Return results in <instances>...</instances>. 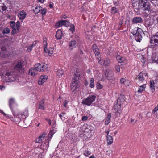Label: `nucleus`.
I'll list each match as a JSON object with an SVG mask.
<instances>
[{
	"label": "nucleus",
	"instance_id": "nucleus-49",
	"mask_svg": "<svg viewBox=\"0 0 158 158\" xmlns=\"http://www.w3.org/2000/svg\"><path fill=\"white\" fill-rule=\"evenodd\" d=\"M10 25L12 27V28L15 27V23L14 21H11L10 23Z\"/></svg>",
	"mask_w": 158,
	"mask_h": 158
},
{
	"label": "nucleus",
	"instance_id": "nucleus-6",
	"mask_svg": "<svg viewBox=\"0 0 158 158\" xmlns=\"http://www.w3.org/2000/svg\"><path fill=\"white\" fill-rule=\"evenodd\" d=\"M148 78L147 73L143 71L141 72L137 76V78L139 81L140 82H143L144 80L147 79Z\"/></svg>",
	"mask_w": 158,
	"mask_h": 158
},
{
	"label": "nucleus",
	"instance_id": "nucleus-13",
	"mask_svg": "<svg viewBox=\"0 0 158 158\" xmlns=\"http://www.w3.org/2000/svg\"><path fill=\"white\" fill-rule=\"evenodd\" d=\"M45 51H44L46 56H51L53 52V47L49 48L48 49L47 48Z\"/></svg>",
	"mask_w": 158,
	"mask_h": 158
},
{
	"label": "nucleus",
	"instance_id": "nucleus-46",
	"mask_svg": "<svg viewBox=\"0 0 158 158\" xmlns=\"http://www.w3.org/2000/svg\"><path fill=\"white\" fill-rule=\"evenodd\" d=\"M84 155L86 156H89L91 153L90 152L87 150L84 151Z\"/></svg>",
	"mask_w": 158,
	"mask_h": 158
},
{
	"label": "nucleus",
	"instance_id": "nucleus-61",
	"mask_svg": "<svg viewBox=\"0 0 158 158\" xmlns=\"http://www.w3.org/2000/svg\"><path fill=\"white\" fill-rule=\"evenodd\" d=\"M150 22V20H147L145 22V24L146 25H147V26H149L150 25V23H149Z\"/></svg>",
	"mask_w": 158,
	"mask_h": 158
},
{
	"label": "nucleus",
	"instance_id": "nucleus-64",
	"mask_svg": "<svg viewBox=\"0 0 158 158\" xmlns=\"http://www.w3.org/2000/svg\"><path fill=\"white\" fill-rule=\"evenodd\" d=\"M6 48L5 47H2L1 48V51H4L6 50Z\"/></svg>",
	"mask_w": 158,
	"mask_h": 158
},
{
	"label": "nucleus",
	"instance_id": "nucleus-4",
	"mask_svg": "<svg viewBox=\"0 0 158 158\" xmlns=\"http://www.w3.org/2000/svg\"><path fill=\"white\" fill-rule=\"evenodd\" d=\"M96 96L94 95H89L88 97L83 99L82 103L87 106H90L94 102L96 98Z\"/></svg>",
	"mask_w": 158,
	"mask_h": 158
},
{
	"label": "nucleus",
	"instance_id": "nucleus-38",
	"mask_svg": "<svg viewBox=\"0 0 158 158\" xmlns=\"http://www.w3.org/2000/svg\"><path fill=\"white\" fill-rule=\"evenodd\" d=\"M118 10L115 7H113L111 8V13L114 14L118 13Z\"/></svg>",
	"mask_w": 158,
	"mask_h": 158
},
{
	"label": "nucleus",
	"instance_id": "nucleus-45",
	"mask_svg": "<svg viewBox=\"0 0 158 158\" xmlns=\"http://www.w3.org/2000/svg\"><path fill=\"white\" fill-rule=\"evenodd\" d=\"M40 11H41V13L42 15L43 16L45 15L46 13L47 12V10L45 8H44L43 9H40Z\"/></svg>",
	"mask_w": 158,
	"mask_h": 158
},
{
	"label": "nucleus",
	"instance_id": "nucleus-18",
	"mask_svg": "<svg viewBox=\"0 0 158 158\" xmlns=\"http://www.w3.org/2000/svg\"><path fill=\"white\" fill-rule=\"evenodd\" d=\"M38 71L36 70L35 68H31L29 70V73L31 75L35 76L37 74Z\"/></svg>",
	"mask_w": 158,
	"mask_h": 158
},
{
	"label": "nucleus",
	"instance_id": "nucleus-10",
	"mask_svg": "<svg viewBox=\"0 0 158 158\" xmlns=\"http://www.w3.org/2000/svg\"><path fill=\"white\" fill-rule=\"evenodd\" d=\"M121 105H118V102H117L116 104L114 105V108L115 110V113L117 114L116 115H118L120 113V111Z\"/></svg>",
	"mask_w": 158,
	"mask_h": 158
},
{
	"label": "nucleus",
	"instance_id": "nucleus-37",
	"mask_svg": "<svg viewBox=\"0 0 158 158\" xmlns=\"http://www.w3.org/2000/svg\"><path fill=\"white\" fill-rule=\"evenodd\" d=\"M10 55V54L9 53L7 52H4L2 53V55L1 56L3 58H7Z\"/></svg>",
	"mask_w": 158,
	"mask_h": 158
},
{
	"label": "nucleus",
	"instance_id": "nucleus-16",
	"mask_svg": "<svg viewBox=\"0 0 158 158\" xmlns=\"http://www.w3.org/2000/svg\"><path fill=\"white\" fill-rule=\"evenodd\" d=\"M62 32L61 30H58L55 35L56 38L57 40L61 39L62 36Z\"/></svg>",
	"mask_w": 158,
	"mask_h": 158
},
{
	"label": "nucleus",
	"instance_id": "nucleus-34",
	"mask_svg": "<svg viewBox=\"0 0 158 158\" xmlns=\"http://www.w3.org/2000/svg\"><path fill=\"white\" fill-rule=\"evenodd\" d=\"M10 30L8 28L6 27L3 29L2 33L3 34H7L10 33Z\"/></svg>",
	"mask_w": 158,
	"mask_h": 158
},
{
	"label": "nucleus",
	"instance_id": "nucleus-32",
	"mask_svg": "<svg viewBox=\"0 0 158 158\" xmlns=\"http://www.w3.org/2000/svg\"><path fill=\"white\" fill-rule=\"evenodd\" d=\"M152 59L153 61L158 63V55L153 54L152 56Z\"/></svg>",
	"mask_w": 158,
	"mask_h": 158
},
{
	"label": "nucleus",
	"instance_id": "nucleus-2",
	"mask_svg": "<svg viewBox=\"0 0 158 158\" xmlns=\"http://www.w3.org/2000/svg\"><path fill=\"white\" fill-rule=\"evenodd\" d=\"M135 38V40L138 42H140L142 40V29L138 27L135 28L131 33Z\"/></svg>",
	"mask_w": 158,
	"mask_h": 158
},
{
	"label": "nucleus",
	"instance_id": "nucleus-12",
	"mask_svg": "<svg viewBox=\"0 0 158 158\" xmlns=\"http://www.w3.org/2000/svg\"><path fill=\"white\" fill-rule=\"evenodd\" d=\"M27 14L23 10L20 11L18 14V17L19 19L23 20L26 17Z\"/></svg>",
	"mask_w": 158,
	"mask_h": 158
},
{
	"label": "nucleus",
	"instance_id": "nucleus-31",
	"mask_svg": "<svg viewBox=\"0 0 158 158\" xmlns=\"http://www.w3.org/2000/svg\"><path fill=\"white\" fill-rule=\"evenodd\" d=\"M40 8H41V7L38 6H36L35 7V8L33 9V11L34 12L36 13H38L40 11Z\"/></svg>",
	"mask_w": 158,
	"mask_h": 158
},
{
	"label": "nucleus",
	"instance_id": "nucleus-48",
	"mask_svg": "<svg viewBox=\"0 0 158 158\" xmlns=\"http://www.w3.org/2000/svg\"><path fill=\"white\" fill-rule=\"evenodd\" d=\"M140 60L142 62L144 63L146 61V59L143 56H141L140 57Z\"/></svg>",
	"mask_w": 158,
	"mask_h": 158
},
{
	"label": "nucleus",
	"instance_id": "nucleus-25",
	"mask_svg": "<svg viewBox=\"0 0 158 158\" xmlns=\"http://www.w3.org/2000/svg\"><path fill=\"white\" fill-rule=\"evenodd\" d=\"M111 117V113H109L107 116L106 119V120L105 122V124L106 125H107L110 122V118Z\"/></svg>",
	"mask_w": 158,
	"mask_h": 158
},
{
	"label": "nucleus",
	"instance_id": "nucleus-36",
	"mask_svg": "<svg viewBox=\"0 0 158 158\" xmlns=\"http://www.w3.org/2000/svg\"><path fill=\"white\" fill-rule=\"evenodd\" d=\"M64 73L62 69H58L56 72V74L58 76H60Z\"/></svg>",
	"mask_w": 158,
	"mask_h": 158
},
{
	"label": "nucleus",
	"instance_id": "nucleus-14",
	"mask_svg": "<svg viewBox=\"0 0 158 158\" xmlns=\"http://www.w3.org/2000/svg\"><path fill=\"white\" fill-rule=\"evenodd\" d=\"M77 45L76 42L74 40H71L69 43V48L72 50L76 47Z\"/></svg>",
	"mask_w": 158,
	"mask_h": 158
},
{
	"label": "nucleus",
	"instance_id": "nucleus-3",
	"mask_svg": "<svg viewBox=\"0 0 158 158\" xmlns=\"http://www.w3.org/2000/svg\"><path fill=\"white\" fill-rule=\"evenodd\" d=\"M139 6L143 10L149 11L150 5L147 0H139Z\"/></svg>",
	"mask_w": 158,
	"mask_h": 158
},
{
	"label": "nucleus",
	"instance_id": "nucleus-9",
	"mask_svg": "<svg viewBox=\"0 0 158 158\" xmlns=\"http://www.w3.org/2000/svg\"><path fill=\"white\" fill-rule=\"evenodd\" d=\"M125 101V96L123 95H121L118 98L117 100L118 105H121Z\"/></svg>",
	"mask_w": 158,
	"mask_h": 158
},
{
	"label": "nucleus",
	"instance_id": "nucleus-30",
	"mask_svg": "<svg viewBox=\"0 0 158 158\" xmlns=\"http://www.w3.org/2000/svg\"><path fill=\"white\" fill-rule=\"evenodd\" d=\"M41 63H37L35 65V67L36 70L38 71H41Z\"/></svg>",
	"mask_w": 158,
	"mask_h": 158
},
{
	"label": "nucleus",
	"instance_id": "nucleus-24",
	"mask_svg": "<svg viewBox=\"0 0 158 158\" xmlns=\"http://www.w3.org/2000/svg\"><path fill=\"white\" fill-rule=\"evenodd\" d=\"M104 66L106 67L110 65V59L108 58H106L104 59Z\"/></svg>",
	"mask_w": 158,
	"mask_h": 158
},
{
	"label": "nucleus",
	"instance_id": "nucleus-40",
	"mask_svg": "<svg viewBox=\"0 0 158 158\" xmlns=\"http://www.w3.org/2000/svg\"><path fill=\"white\" fill-rule=\"evenodd\" d=\"M94 79L93 78H91L89 86L91 88L94 87Z\"/></svg>",
	"mask_w": 158,
	"mask_h": 158
},
{
	"label": "nucleus",
	"instance_id": "nucleus-42",
	"mask_svg": "<svg viewBox=\"0 0 158 158\" xmlns=\"http://www.w3.org/2000/svg\"><path fill=\"white\" fill-rule=\"evenodd\" d=\"M113 76V73H110L108 74L106 76L107 78L108 79L111 80L112 79V77Z\"/></svg>",
	"mask_w": 158,
	"mask_h": 158
},
{
	"label": "nucleus",
	"instance_id": "nucleus-23",
	"mask_svg": "<svg viewBox=\"0 0 158 158\" xmlns=\"http://www.w3.org/2000/svg\"><path fill=\"white\" fill-rule=\"evenodd\" d=\"M106 140L108 145H110L113 142L112 137L110 135L107 136Z\"/></svg>",
	"mask_w": 158,
	"mask_h": 158
},
{
	"label": "nucleus",
	"instance_id": "nucleus-17",
	"mask_svg": "<svg viewBox=\"0 0 158 158\" xmlns=\"http://www.w3.org/2000/svg\"><path fill=\"white\" fill-rule=\"evenodd\" d=\"M93 50L95 56H98L100 54L99 49L98 48L96 44H94L93 46Z\"/></svg>",
	"mask_w": 158,
	"mask_h": 158
},
{
	"label": "nucleus",
	"instance_id": "nucleus-59",
	"mask_svg": "<svg viewBox=\"0 0 158 158\" xmlns=\"http://www.w3.org/2000/svg\"><path fill=\"white\" fill-rule=\"evenodd\" d=\"M88 117L86 116H84L82 117V120L83 121H85L88 119Z\"/></svg>",
	"mask_w": 158,
	"mask_h": 158
},
{
	"label": "nucleus",
	"instance_id": "nucleus-44",
	"mask_svg": "<svg viewBox=\"0 0 158 158\" xmlns=\"http://www.w3.org/2000/svg\"><path fill=\"white\" fill-rule=\"evenodd\" d=\"M70 28L69 30L72 32V33H73L74 31H75V27L73 24H71L70 26Z\"/></svg>",
	"mask_w": 158,
	"mask_h": 158
},
{
	"label": "nucleus",
	"instance_id": "nucleus-35",
	"mask_svg": "<svg viewBox=\"0 0 158 158\" xmlns=\"http://www.w3.org/2000/svg\"><path fill=\"white\" fill-rule=\"evenodd\" d=\"M117 59L119 62L123 63L125 60V58L124 57H122L120 56H118L117 57Z\"/></svg>",
	"mask_w": 158,
	"mask_h": 158
},
{
	"label": "nucleus",
	"instance_id": "nucleus-1",
	"mask_svg": "<svg viewBox=\"0 0 158 158\" xmlns=\"http://www.w3.org/2000/svg\"><path fill=\"white\" fill-rule=\"evenodd\" d=\"M80 70L77 69L73 75L74 78L72 79L70 85L71 90L73 92L76 91L79 87V80L81 74Z\"/></svg>",
	"mask_w": 158,
	"mask_h": 158
},
{
	"label": "nucleus",
	"instance_id": "nucleus-20",
	"mask_svg": "<svg viewBox=\"0 0 158 158\" xmlns=\"http://www.w3.org/2000/svg\"><path fill=\"white\" fill-rule=\"evenodd\" d=\"M155 86L153 81H151L150 82V89L152 93L155 90Z\"/></svg>",
	"mask_w": 158,
	"mask_h": 158
},
{
	"label": "nucleus",
	"instance_id": "nucleus-21",
	"mask_svg": "<svg viewBox=\"0 0 158 158\" xmlns=\"http://www.w3.org/2000/svg\"><path fill=\"white\" fill-rule=\"evenodd\" d=\"M38 108L40 109L44 110V101L42 100L40 101Z\"/></svg>",
	"mask_w": 158,
	"mask_h": 158
},
{
	"label": "nucleus",
	"instance_id": "nucleus-39",
	"mask_svg": "<svg viewBox=\"0 0 158 158\" xmlns=\"http://www.w3.org/2000/svg\"><path fill=\"white\" fill-rule=\"evenodd\" d=\"M20 26V23L19 21H17L15 23V27L17 30H19V29Z\"/></svg>",
	"mask_w": 158,
	"mask_h": 158
},
{
	"label": "nucleus",
	"instance_id": "nucleus-62",
	"mask_svg": "<svg viewBox=\"0 0 158 158\" xmlns=\"http://www.w3.org/2000/svg\"><path fill=\"white\" fill-rule=\"evenodd\" d=\"M131 122L133 123V124H135L136 122V120L135 121L134 119L131 118Z\"/></svg>",
	"mask_w": 158,
	"mask_h": 158
},
{
	"label": "nucleus",
	"instance_id": "nucleus-15",
	"mask_svg": "<svg viewBox=\"0 0 158 158\" xmlns=\"http://www.w3.org/2000/svg\"><path fill=\"white\" fill-rule=\"evenodd\" d=\"M22 69V63L19 62L16 64L14 67V70L17 71H20Z\"/></svg>",
	"mask_w": 158,
	"mask_h": 158
},
{
	"label": "nucleus",
	"instance_id": "nucleus-11",
	"mask_svg": "<svg viewBox=\"0 0 158 158\" xmlns=\"http://www.w3.org/2000/svg\"><path fill=\"white\" fill-rule=\"evenodd\" d=\"M14 103L15 101L13 98H10V99L9 100V105L12 111L13 115L15 116L19 115V114H18L15 113L12 110V106L13 104H14Z\"/></svg>",
	"mask_w": 158,
	"mask_h": 158
},
{
	"label": "nucleus",
	"instance_id": "nucleus-41",
	"mask_svg": "<svg viewBox=\"0 0 158 158\" xmlns=\"http://www.w3.org/2000/svg\"><path fill=\"white\" fill-rule=\"evenodd\" d=\"M158 104L157 105V106L155 107L152 111V113L154 114L155 115L156 114H157V113H158Z\"/></svg>",
	"mask_w": 158,
	"mask_h": 158
},
{
	"label": "nucleus",
	"instance_id": "nucleus-5",
	"mask_svg": "<svg viewBox=\"0 0 158 158\" xmlns=\"http://www.w3.org/2000/svg\"><path fill=\"white\" fill-rule=\"evenodd\" d=\"M150 43L151 46L158 47V33L151 38Z\"/></svg>",
	"mask_w": 158,
	"mask_h": 158
},
{
	"label": "nucleus",
	"instance_id": "nucleus-43",
	"mask_svg": "<svg viewBox=\"0 0 158 158\" xmlns=\"http://www.w3.org/2000/svg\"><path fill=\"white\" fill-rule=\"evenodd\" d=\"M132 6L134 8H135L140 7V6H139V2H135L133 3Z\"/></svg>",
	"mask_w": 158,
	"mask_h": 158
},
{
	"label": "nucleus",
	"instance_id": "nucleus-7",
	"mask_svg": "<svg viewBox=\"0 0 158 158\" xmlns=\"http://www.w3.org/2000/svg\"><path fill=\"white\" fill-rule=\"evenodd\" d=\"M47 78L48 77L46 75L41 76L39 79L38 84L40 85H42L46 81Z\"/></svg>",
	"mask_w": 158,
	"mask_h": 158
},
{
	"label": "nucleus",
	"instance_id": "nucleus-33",
	"mask_svg": "<svg viewBox=\"0 0 158 158\" xmlns=\"http://www.w3.org/2000/svg\"><path fill=\"white\" fill-rule=\"evenodd\" d=\"M59 116L63 121H64L65 119H66V113H62L61 114H59Z\"/></svg>",
	"mask_w": 158,
	"mask_h": 158
},
{
	"label": "nucleus",
	"instance_id": "nucleus-50",
	"mask_svg": "<svg viewBox=\"0 0 158 158\" xmlns=\"http://www.w3.org/2000/svg\"><path fill=\"white\" fill-rule=\"evenodd\" d=\"M104 59L101 60L100 59V60H98V63L102 66H104Z\"/></svg>",
	"mask_w": 158,
	"mask_h": 158
},
{
	"label": "nucleus",
	"instance_id": "nucleus-53",
	"mask_svg": "<svg viewBox=\"0 0 158 158\" xmlns=\"http://www.w3.org/2000/svg\"><path fill=\"white\" fill-rule=\"evenodd\" d=\"M96 87L97 89H101L102 87V85H101L100 83H98V84Z\"/></svg>",
	"mask_w": 158,
	"mask_h": 158
},
{
	"label": "nucleus",
	"instance_id": "nucleus-60",
	"mask_svg": "<svg viewBox=\"0 0 158 158\" xmlns=\"http://www.w3.org/2000/svg\"><path fill=\"white\" fill-rule=\"evenodd\" d=\"M36 43H37L36 41H35L31 45V46L33 47H34V46H36Z\"/></svg>",
	"mask_w": 158,
	"mask_h": 158
},
{
	"label": "nucleus",
	"instance_id": "nucleus-8",
	"mask_svg": "<svg viewBox=\"0 0 158 158\" xmlns=\"http://www.w3.org/2000/svg\"><path fill=\"white\" fill-rule=\"evenodd\" d=\"M132 21L133 24L141 23L143 22L142 18L140 17H136L133 18Z\"/></svg>",
	"mask_w": 158,
	"mask_h": 158
},
{
	"label": "nucleus",
	"instance_id": "nucleus-56",
	"mask_svg": "<svg viewBox=\"0 0 158 158\" xmlns=\"http://www.w3.org/2000/svg\"><path fill=\"white\" fill-rule=\"evenodd\" d=\"M116 70L117 72H119L120 71V67L119 65H117L116 66Z\"/></svg>",
	"mask_w": 158,
	"mask_h": 158
},
{
	"label": "nucleus",
	"instance_id": "nucleus-47",
	"mask_svg": "<svg viewBox=\"0 0 158 158\" xmlns=\"http://www.w3.org/2000/svg\"><path fill=\"white\" fill-rule=\"evenodd\" d=\"M131 82L130 81L128 80H126L125 81L124 85L126 86H128L131 85Z\"/></svg>",
	"mask_w": 158,
	"mask_h": 158
},
{
	"label": "nucleus",
	"instance_id": "nucleus-55",
	"mask_svg": "<svg viewBox=\"0 0 158 158\" xmlns=\"http://www.w3.org/2000/svg\"><path fill=\"white\" fill-rule=\"evenodd\" d=\"M1 9L3 11H6L7 9V7L6 6L3 5L1 6Z\"/></svg>",
	"mask_w": 158,
	"mask_h": 158
},
{
	"label": "nucleus",
	"instance_id": "nucleus-22",
	"mask_svg": "<svg viewBox=\"0 0 158 158\" xmlns=\"http://www.w3.org/2000/svg\"><path fill=\"white\" fill-rule=\"evenodd\" d=\"M6 75L8 76V82L13 81H14L15 80V78L11 75L10 73H7Z\"/></svg>",
	"mask_w": 158,
	"mask_h": 158
},
{
	"label": "nucleus",
	"instance_id": "nucleus-29",
	"mask_svg": "<svg viewBox=\"0 0 158 158\" xmlns=\"http://www.w3.org/2000/svg\"><path fill=\"white\" fill-rule=\"evenodd\" d=\"M146 87V84H144L141 86L139 87V89L138 90V92L140 93L142 92L143 91L145 90V88Z\"/></svg>",
	"mask_w": 158,
	"mask_h": 158
},
{
	"label": "nucleus",
	"instance_id": "nucleus-63",
	"mask_svg": "<svg viewBox=\"0 0 158 158\" xmlns=\"http://www.w3.org/2000/svg\"><path fill=\"white\" fill-rule=\"evenodd\" d=\"M68 102L66 101L65 100L64 101V106L65 107H67V104Z\"/></svg>",
	"mask_w": 158,
	"mask_h": 158
},
{
	"label": "nucleus",
	"instance_id": "nucleus-51",
	"mask_svg": "<svg viewBox=\"0 0 158 158\" xmlns=\"http://www.w3.org/2000/svg\"><path fill=\"white\" fill-rule=\"evenodd\" d=\"M126 80L123 78H122L120 80V83L122 84H124Z\"/></svg>",
	"mask_w": 158,
	"mask_h": 158
},
{
	"label": "nucleus",
	"instance_id": "nucleus-26",
	"mask_svg": "<svg viewBox=\"0 0 158 158\" xmlns=\"http://www.w3.org/2000/svg\"><path fill=\"white\" fill-rule=\"evenodd\" d=\"M41 71H47L48 70V67L47 64L44 63H41Z\"/></svg>",
	"mask_w": 158,
	"mask_h": 158
},
{
	"label": "nucleus",
	"instance_id": "nucleus-54",
	"mask_svg": "<svg viewBox=\"0 0 158 158\" xmlns=\"http://www.w3.org/2000/svg\"><path fill=\"white\" fill-rule=\"evenodd\" d=\"M154 82L155 87L158 88V80H155L154 81Z\"/></svg>",
	"mask_w": 158,
	"mask_h": 158
},
{
	"label": "nucleus",
	"instance_id": "nucleus-19",
	"mask_svg": "<svg viewBox=\"0 0 158 158\" xmlns=\"http://www.w3.org/2000/svg\"><path fill=\"white\" fill-rule=\"evenodd\" d=\"M45 134L43 133L41 135L39 136V137L36 139V142L39 143H41L42 142V140L44 139L45 136Z\"/></svg>",
	"mask_w": 158,
	"mask_h": 158
},
{
	"label": "nucleus",
	"instance_id": "nucleus-28",
	"mask_svg": "<svg viewBox=\"0 0 158 158\" xmlns=\"http://www.w3.org/2000/svg\"><path fill=\"white\" fill-rule=\"evenodd\" d=\"M44 41L43 42V44L44 46V51H45L46 49H47V38L45 37H44L43 38Z\"/></svg>",
	"mask_w": 158,
	"mask_h": 158
},
{
	"label": "nucleus",
	"instance_id": "nucleus-58",
	"mask_svg": "<svg viewBox=\"0 0 158 158\" xmlns=\"http://www.w3.org/2000/svg\"><path fill=\"white\" fill-rule=\"evenodd\" d=\"M32 48L31 46H29L27 48V51L29 52H31L32 50Z\"/></svg>",
	"mask_w": 158,
	"mask_h": 158
},
{
	"label": "nucleus",
	"instance_id": "nucleus-27",
	"mask_svg": "<svg viewBox=\"0 0 158 158\" xmlns=\"http://www.w3.org/2000/svg\"><path fill=\"white\" fill-rule=\"evenodd\" d=\"M64 22L65 21L63 20L57 22L55 25L56 27L59 28L63 25V23H64Z\"/></svg>",
	"mask_w": 158,
	"mask_h": 158
},
{
	"label": "nucleus",
	"instance_id": "nucleus-57",
	"mask_svg": "<svg viewBox=\"0 0 158 158\" xmlns=\"http://www.w3.org/2000/svg\"><path fill=\"white\" fill-rule=\"evenodd\" d=\"M64 21H65V22H64V23H63V25L66 26L69 25V23L66 20H64Z\"/></svg>",
	"mask_w": 158,
	"mask_h": 158
},
{
	"label": "nucleus",
	"instance_id": "nucleus-52",
	"mask_svg": "<svg viewBox=\"0 0 158 158\" xmlns=\"http://www.w3.org/2000/svg\"><path fill=\"white\" fill-rule=\"evenodd\" d=\"M12 31L11 32V33L13 35H14L16 33V30L17 29L15 27H14V28H12Z\"/></svg>",
	"mask_w": 158,
	"mask_h": 158
}]
</instances>
